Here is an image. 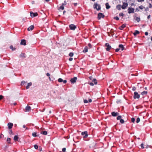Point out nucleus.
Wrapping results in <instances>:
<instances>
[{
  "label": "nucleus",
  "instance_id": "49530a36",
  "mask_svg": "<svg viewBox=\"0 0 152 152\" xmlns=\"http://www.w3.org/2000/svg\"><path fill=\"white\" fill-rule=\"evenodd\" d=\"M123 15H124V14L123 13H121L119 14V16L120 17L123 16Z\"/></svg>",
  "mask_w": 152,
  "mask_h": 152
},
{
  "label": "nucleus",
  "instance_id": "c03bdc74",
  "mask_svg": "<svg viewBox=\"0 0 152 152\" xmlns=\"http://www.w3.org/2000/svg\"><path fill=\"white\" fill-rule=\"evenodd\" d=\"M4 98V96L2 95H0V100H1Z\"/></svg>",
  "mask_w": 152,
  "mask_h": 152
},
{
  "label": "nucleus",
  "instance_id": "c756f323",
  "mask_svg": "<svg viewBox=\"0 0 152 152\" xmlns=\"http://www.w3.org/2000/svg\"><path fill=\"white\" fill-rule=\"evenodd\" d=\"M93 82H94L95 84H97V80L96 79H94L93 80Z\"/></svg>",
  "mask_w": 152,
  "mask_h": 152
},
{
  "label": "nucleus",
  "instance_id": "1a4fd4ad",
  "mask_svg": "<svg viewBox=\"0 0 152 152\" xmlns=\"http://www.w3.org/2000/svg\"><path fill=\"white\" fill-rule=\"evenodd\" d=\"M105 46L107 47L106 50L107 51H109L111 48V46L108 43H106L105 44Z\"/></svg>",
  "mask_w": 152,
  "mask_h": 152
},
{
  "label": "nucleus",
  "instance_id": "bb28decb",
  "mask_svg": "<svg viewBox=\"0 0 152 152\" xmlns=\"http://www.w3.org/2000/svg\"><path fill=\"white\" fill-rule=\"evenodd\" d=\"M32 135L33 137H36L38 136L37 134V133L36 132H34L32 133Z\"/></svg>",
  "mask_w": 152,
  "mask_h": 152
},
{
  "label": "nucleus",
  "instance_id": "9b49d317",
  "mask_svg": "<svg viewBox=\"0 0 152 152\" xmlns=\"http://www.w3.org/2000/svg\"><path fill=\"white\" fill-rule=\"evenodd\" d=\"M70 81L72 84H74L76 82V77H74L73 78H72L70 80Z\"/></svg>",
  "mask_w": 152,
  "mask_h": 152
},
{
  "label": "nucleus",
  "instance_id": "8fccbe9b",
  "mask_svg": "<svg viewBox=\"0 0 152 152\" xmlns=\"http://www.w3.org/2000/svg\"><path fill=\"white\" fill-rule=\"evenodd\" d=\"M88 84L91 86H93L94 85V83L92 82L88 83Z\"/></svg>",
  "mask_w": 152,
  "mask_h": 152
},
{
  "label": "nucleus",
  "instance_id": "6e6552de",
  "mask_svg": "<svg viewBox=\"0 0 152 152\" xmlns=\"http://www.w3.org/2000/svg\"><path fill=\"white\" fill-rule=\"evenodd\" d=\"M128 4L127 3L124 2L121 6V8L123 9H125L128 6Z\"/></svg>",
  "mask_w": 152,
  "mask_h": 152
},
{
  "label": "nucleus",
  "instance_id": "ddd939ff",
  "mask_svg": "<svg viewBox=\"0 0 152 152\" xmlns=\"http://www.w3.org/2000/svg\"><path fill=\"white\" fill-rule=\"evenodd\" d=\"M119 113L117 112H112L111 113V114L113 116L115 117L118 116L119 115Z\"/></svg>",
  "mask_w": 152,
  "mask_h": 152
},
{
  "label": "nucleus",
  "instance_id": "e433bc0d",
  "mask_svg": "<svg viewBox=\"0 0 152 152\" xmlns=\"http://www.w3.org/2000/svg\"><path fill=\"white\" fill-rule=\"evenodd\" d=\"M114 19L116 20H119V18L117 16H116V17H114Z\"/></svg>",
  "mask_w": 152,
  "mask_h": 152
},
{
  "label": "nucleus",
  "instance_id": "a878e982",
  "mask_svg": "<svg viewBox=\"0 0 152 152\" xmlns=\"http://www.w3.org/2000/svg\"><path fill=\"white\" fill-rule=\"evenodd\" d=\"M116 8L119 10H120L121 9V5L119 4L116 6Z\"/></svg>",
  "mask_w": 152,
  "mask_h": 152
},
{
  "label": "nucleus",
  "instance_id": "412c9836",
  "mask_svg": "<svg viewBox=\"0 0 152 152\" xmlns=\"http://www.w3.org/2000/svg\"><path fill=\"white\" fill-rule=\"evenodd\" d=\"M105 6L106 7V8L107 9H109L110 7V6H109V4L108 3H106Z\"/></svg>",
  "mask_w": 152,
  "mask_h": 152
},
{
  "label": "nucleus",
  "instance_id": "774afa93",
  "mask_svg": "<svg viewBox=\"0 0 152 152\" xmlns=\"http://www.w3.org/2000/svg\"><path fill=\"white\" fill-rule=\"evenodd\" d=\"M49 79L50 81H51V79L50 77H49Z\"/></svg>",
  "mask_w": 152,
  "mask_h": 152
},
{
  "label": "nucleus",
  "instance_id": "ea45409f",
  "mask_svg": "<svg viewBox=\"0 0 152 152\" xmlns=\"http://www.w3.org/2000/svg\"><path fill=\"white\" fill-rule=\"evenodd\" d=\"M140 118H137L136 120V122L137 123H138L140 121Z\"/></svg>",
  "mask_w": 152,
  "mask_h": 152
},
{
  "label": "nucleus",
  "instance_id": "dca6fc26",
  "mask_svg": "<svg viewBox=\"0 0 152 152\" xmlns=\"http://www.w3.org/2000/svg\"><path fill=\"white\" fill-rule=\"evenodd\" d=\"M126 26V24H123L119 27V29L121 30H122Z\"/></svg>",
  "mask_w": 152,
  "mask_h": 152
},
{
  "label": "nucleus",
  "instance_id": "0eeeda50",
  "mask_svg": "<svg viewBox=\"0 0 152 152\" xmlns=\"http://www.w3.org/2000/svg\"><path fill=\"white\" fill-rule=\"evenodd\" d=\"M30 15L31 17L32 18L37 16L38 15V14L37 12L34 13L32 12H30Z\"/></svg>",
  "mask_w": 152,
  "mask_h": 152
},
{
  "label": "nucleus",
  "instance_id": "09e8293b",
  "mask_svg": "<svg viewBox=\"0 0 152 152\" xmlns=\"http://www.w3.org/2000/svg\"><path fill=\"white\" fill-rule=\"evenodd\" d=\"M140 146L142 148H144V145L143 143H142L141 144Z\"/></svg>",
  "mask_w": 152,
  "mask_h": 152
},
{
  "label": "nucleus",
  "instance_id": "5fc2aeb1",
  "mask_svg": "<svg viewBox=\"0 0 152 152\" xmlns=\"http://www.w3.org/2000/svg\"><path fill=\"white\" fill-rule=\"evenodd\" d=\"M88 46L90 48H91L92 46H91V44L89 43L88 44Z\"/></svg>",
  "mask_w": 152,
  "mask_h": 152
},
{
  "label": "nucleus",
  "instance_id": "c85d7f7f",
  "mask_svg": "<svg viewBox=\"0 0 152 152\" xmlns=\"http://www.w3.org/2000/svg\"><path fill=\"white\" fill-rule=\"evenodd\" d=\"M7 142L8 143H10L11 139L10 138H8L7 140Z\"/></svg>",
  "mask_w": 152,
  "mask_h": 152
},
{
  "label": "nucleus",
  "instance_id": "f8f14e48",
  "mask_svg": "<svg viewBox=\"0 0 152 152\" xmlns=\"http://www.w3.org/2000/svg\"><path fill=\"white\" fill-rule=\"evenodd\" d=\"M8 128L9 129H11L12 127L13 126V124L12 123H9L7 124Z\"/></svg>",
  "mask_w": 152,
  "mask_h": 152
},
{
  "label": "nucleus",
  "instance_id": "37998d69",
  "mask_svg": "<svg viewBox=\"0 0 152 152\" xmlns=\"http://www.w3.org/2000/svg\"><path fill=\"white\" fill-rule=\"evenodd\" d=\"M69 55L70 57H72L73 55V53H69Z\"/></svg>",
  "mask_w": 152,
  "mask_h": 152
},
{
  "label": "nucleus",
  "instance_id": "c9c22d12",
  "mask_svg": "<svg viewBox=\"0 0 152 152\" xmlns=\"http://www.w3.org/2000/svg\"><path fill=\"white\" fill-rule=\"evenodd\" d=\"M58 81L59 82H62L63 81V80L61 78H59L58 80Z\"/></svg>",
  "mask_w": 152,
  "mask_h": 152
},
{
  "label": "nucleus",
  "instance_id": "aec40b11",
  "mask_svg": "<svg viewBox=\"0 0 152 152\" xmlns=\"http://www.w3.org/2000/svg\"><path fill=\"white\" fill-rule=\"evenodd\" d=\"M118 47L119 48H121L122 50H123L124 49V46L122 44L119 45Z\"/></svg>",
  "mask_w": 152,
  "mask_h": 152
},
{
  "label": "nucleus",
  "instance_id": "de8ad7c7",
  "mask_svg": "<svg viewBox=\"0 0 152 152\" xmlns=\"http://www.w3.org/2000/svg\"><path fill=\"white\" fill-rule=\"evenodd\" d=\"M83 101L84 103H87L88 102V101L86 99H84Z\"/></svg>",
  "mask_w": 152,
  "mask_h": 152
},
{
  "label": "nucleus",
  "instance_id": "a211bd4d",
  "mask_svg": "<svg viewBox=\"0 0 152 152\" xmlns=\"http://www.w3.org/2000/svg\"><path fill=\"white\" fill-rule=\"evenodd\" d=\"M32 85V83L31 82L29 83H28L27 85L26 86V88L28 89L29 88L30 86Z\"/></svg>",
  "mask_w": 152,
  "mask_h": 152
},
{
  "label": "nucleus",
  "instance_id": "680f3d73",
  "mask_svg": "<svg viewBox=\"0 0 152 152\" xmlns=\"http://www.w3.org/2000/svg\"><path fill=\"white\" fill-rule=\"evenodd\" d=\"M145 35H146V36L148 35V32H145Z\"/></svg>",
  "mask_w": 152,
  "mask_h": 152
},
{
  "label": "nucleus",
  "instance_id": "4d7b16f0",
  "mask_svg": "<svg viewBox=\"0 0 152 152\" xmlns=\"http://www.w3.org/2000/svg\"><path fill=\"white\" fill-rule=\"evenodd\" d=\"M63 82L65 84L66 83L67 81L66 80H63Z\"/></svg>",
  "mask_w": 152,
  "mask_h": 152
},
{
  "label": "nucleus",
  "instance_id": "5701e85b",
  "mask_svg": "<svg viewBox=\"0 0 152 152\" xmlns=\"http://www.w3.org/2000/svg\"><path fill=\"white\" fill-rule=\"evenodd\" d=\"M41 133L44 135H46L47 134V132L46 131H43L41 132Z\"/></svg>",
  "mask_w": 152,
  "mask_h": 152
},
{
  "label": "nucleus",
  "instance_id": "f03ea898",
  "mask_svg": "<svg viewBox=\"0 0 152 152\" xmlns=\"http://www.w3.org/2000/svg\"><path fill=\"white\" fill-rule=\"evenodd\" d=\"M134 9L132 7H129L128 9V12L129 14L133 13H134Z\"/></svg>",
  "mask_w": 152,
  "mask_h": 152
},
{
  "label": "nucleus",
  "instance_id": "864d4df0",
  "mask_svg": "<svg viewBox=\"0 0 152 152\" xmlns=\"http://www.w3.org/2000/svg\"><path fill=\"white\" fill-rule=\"evenodd\" d=\"M136 89V88L135 87H133L132 88V90L134 91H135Z\"/></svg>",
  "mask_w": 152,
  "mask_h": 152
},
{
  "label": "nucleus",
  "instance_id": "338daca9",
  "mask_svg": "<svg viewBox=\"0 0 152 152\" xmlns=\"http://www.w3.org/2000/svg\"><path fill=\"white\" fill-rule=\"evenodd\" d=\"M23 128H26V126L25 125H23Z\"/></svg>",
  "mask_w": 152,
  "mask_h": 152
},
{
  "label": "nucleus",
  "instance_id": "6e6d98bb",
  "mask_svg": "<svg viewBox=\"0 0 152 152\" xmlns=\"http://www.w3.org/2000/svg\"><path fill=\"white\" fill-rule=\"evenodd\" d=\"M120 48H117L115 49V52H118L119 50H120Z\"/></svg>",
  "mask_w": 152,
  "mask_h": 152
},
{
  "label": "nucleus",
  "instance_id": "58836bf2",
  "mask_svg": "<svg viewBox=\"0 0 152 152\" xmlns=\"http://www.w3.org/2000/svg\"><path fill=\"white\" fill-rule=\"evenodd\" d=\"M135 121V118H131V121L133 123H134Z\"/></svg>",
  "mask_w": 152,
  "mask_h": 152
},
{
  "label": "nucleus",
  "instance_id": "e2e57ef3",
  "mask_svg": "<svg viewBox=\"0 0 152 152\" xmlns=\"http://www.w3.org/2000/svg\"><path fill=\"white\" fill-rule=\"evenodd\" d=\"M92 102V100L91 99H90L88 100V102Z\"/></svg>",
  "mask_w": 152,
  "mask_h": 152
},
{
  "label": "nucleus",
  "instance_id": "b1692460",
  "mask_svg": "<svg viewBox=\"0 0 152 152\" xmlns=\"http://www.w3.org/2000/svg\"><path fill=\"white\" fill-rule=\"evenodd\" d=\"M140 32L139 31L137 30H136L134 32V33L133 34L134 36L136 35L137 34H139Z\"/></svg>",
  "mask_w": 152,
  "mask_h": 152
},
{
  "label": "nucleus",
  "instance_id": "4be33fe9",
  "mask_svg": "<svg viewBox=\"0 0 152 152\" xmlns=\"http://www.w3.org/2000/svg\"><path fill=\"white\" fill-rule=\"evenodd\" d=\"M18 137L17 135L15 136L14 138V140L15 141H18Z\"/></svg>",
  "mask_w": 152,
  "mask_h": 152
},
{
  "label": "nucleus",
  "instance_id": "cd10ccee",
  "mask_svg": "<svg viewBox=\"0 0 152 152\" xmlns=\"http://www.w3.org/2000/svg\"><path fill=\"white\" fill-rule=\"evenodd\" d=\"M147 93V91H144L141 93V94L142 95H146Z\"/></svg>",
  "mask_w": 152,
  "mask_h": 152
},
{
  "label": "nucleus",
  "instance_id": "a19ab883",
  "mask_svg": "<svg viewBox=\"0 0 152 152\" xmlns=\"http://www.w3.org/2000/svg\"><path fill=\"white\" fill-rule=\"evenodd\" d=\"M34 147L36 149H38V146L37 145H34Z\"/></svg>",
  "mask_w": 152,
  "mask_h": 152
},
{
  "label": "nucleus",
  "instance_id": "39448f33",
  "mask_svg": "<svg viewBox=\"0 0 152 152\" xmlns=\"http://www.w3.org/2000/svg\"><path fill=\"white\" fill-rule=\"evenodd\" d=\"M134 98L135 99L137 98L138 99L140 98V95L137 92H135L134 93Z\"/></svg>",
  "mask_w": 152,
  "mask_h": 152
},
{
  "label": "nucleus",
  "instance_id": "3c124183",
  "mask_svg": "<svg viewBox=\"0 0 152 152\" xmlns=\"http://www.w3.org/2000/svg\"><path fill=\"white\" fill-rule=\"evenodd\" d=\"M66 1H64V3L62 5H64V6L66 5Z\"/></svg>",
  "mask_w": 152,
  "mask_h": 152
},
{
  "label": "nucleus",
  "instance_id": "2f4dec72",
  "mask_svg": "<svg viewBox=\"0 0 152 152\" xmlns=\"http://www.w3.org/2000/svg\"><path fill=\"white\" fill-rule=\"evenodd\" d=\"M10 48L12 50H14L15 49V48H14L12 45H11L10 47Z\"/></svg>",
  "mask_w": 152,
  "mask_h": 152
},
{
  "label": "nucleus",
  "instance_id": "603ef678",
  "mask_svg": "<svg viewBox=\"0 0 152 152\" xmlns=\"http://www.w3.org/2000/svg\"><path fill=\"white\" fill-rule=\"evenodd\" d=\"M137 1L138 2H143L144 0H137Z\"/></svg>",
  "mask_w": 152,
  "mask_h": 152
},
{
  "label": "nucleus",
  "instance_id": "4468645a",
  "mask_svg": "<svg viewBox=\"0 0 152 152\" xmlns=\"http://www.w3.org/2000/svg\"><path fill=\"white\" fill-rule=\"evenodd\" d=\"M20 44L22 45H26V41L24 39H22L20 42Z\"/></svg>",
  "mask_w": 152,
  "mask_h": 152
},
{
  "label": "nucleus",
  "instance_id": "393cba45",
  "mask_svg": "<svg viewBox=\"0 0 152 152\" xmlns=\"http://www.w3.org/2000/svg\"><path fill=\"white\" fill-rule=\"evenodd\" d=\"M64 9V5H61L60 6L59 8L58 9V10H63Z\"/></svg>",
  "mask_w": 152,
  "mask_h": 152
},
{
  "label": "nucleus",
  "instance_id": "f3484780",
  "mask_svg": "<svg viewBox=\"0 0 152 152\" xmlns=\"http://www.w3.org/2000/svg\"><path fill=\"white\" fill-rule=\"evenodd\" d=\"M88 47L86 46L84 48L83 50V52L84 53H86L88 52Z\"/></svg>",
  "mask_w": 152,
  "mask_h": 152
},
{
  "label": "nucleus",
  "instance_id": "bf43d9fd",
  "mask_svg": "<svg viewBox=\"0 0 152 152\" xmlns=\"http://www.w3.org/2000/svg\"><path fill=\"white\" fill-rule=\"evenodd\" d=\"M73 59L72 58H69V60L70 61H72Z\"/></svg>",
  "mask_w": 152,
  "mask_h": 152
},
{
  "label": "nucleus",
  "instance_id": "a18cd8bd",
  "mask_svg": "<svg viewBox=\"0 0 152 152\" xmlns=\"http://www.w3.org/2000/svg\"><path fill=\"white\" fill-rule=\"evenodd\" d=\"M66 148H63L62 149V151L63 152H65L66 151Z\"/></svg>",
  "mask_w": 152,
  "mask_h": 152
},
{
  "label": "nucleus",
  "instance_id": "7c9ffc66",
  "mask_svg": "<svg viewBox=\"0 0 152 152\" xmlns=\"http://www.w3.org/2000/svg\"><path fill=\"white\" fill-rule=\"evenodd\" d=\"M136 20L137 22H139L140 20V18L139 17H137L136 18Z\"/></svg>",
  "mask_w": 152,
  "mask_h": 152
},
{
  "label": "nucleus",
  "instance_id": "9d476101",
  "mask_svg": "<svg viewBox=\"0 0 152 152\" xmlns=\"http://www.w3.org/2000/svg\"><path fill=\"white\" fill-rule=\"evenodd\" d=\"M31 110V108L30 106H27L26 107L25 109V112H29Z\"/></svg>",
  "mask_w": 152,
  "mask_h": 152
},
{
  "label": "nucleus",
  "instance_id": "13d9d810",
  "mask_svg": "<svg viewBox=\"0 0 152 152\" xmlns=\"http://www.w3.org/2000/svg\"><path fill=\"white\" fill-rule=\"evenodd\" d=\"M149 7L150 8H151L152 7V5L150 3L149 4Z\"/></svg>",
  "mask_w": 152,
  "mask_h": 152
},
{
  "label": "nucleus",
  "instance_id": "052dcab7",
  "mask_svg": "<svg viewBox=\"0 0 152 152\" xmlns=\"http://www.w3.org/2000/svg\"><path fill=\"white\" fill-rule=\"evenodd\" d=\"M46 75L47 76H48L49 77L50 76V74L49 73H47L46 74Z\"/></svg>",
  "mask_w": 152,
  "mask_h": 152
},
{
  "label": "nucleus",
  "instance_id": "f704fd0d",
  "mask_svg": "<svg viewBox=\"0 0 152 152\" xmlns=\"http://www.w3.org/2000/svg\"><path fill=\"white\" fill-rule=\"evenodd\" d=\"M121 115L118 116L117 118V120H120L121 119Z\"/></svg>",
  "mask_w": 152,
  "mask_h": 152
},
{
  "label": "nucleus",
  "instance_id": "4c0bfd02",
  "mask_svg": "<svg viewBox=\"0 0 152 152\" xmlns=\"http://www.w3.org/2000/svg\"><path fill=\"white\" fill-rule=\"evenodd\" d=\"M139 8L141 9V10H142V9H143L144 8H145V7H144L143 6H140L139 7Z\"/></svg>",
  "mask_w": 152,
  "mask_h": 152
},
{
  "label": "nucleus",
  "instance_id": "f257e3e1",
  "mask_svg": "<svg viewBox=\"0 0 152 152\" xmlns=\"http://www.w3.org/2000/svg\"><path fill=\"white\" fill-rule=\"evenodd\" d=\"M94 8L96 9L97 10H100L101 7L100 5L96 3L94 4Z\"/></svg>",
  "mask_w": 152,
  "mask_h": 152
},
{
  "label": "nucleus",
  "instance_id": "20e7f679",
  "mask_svg": "<svg viewBox=\"0 0 152 152\" xmlns=\"http://www.w3.org/2000/svg\"><path fill=\"white\" fill-rule=\"evenodd\" d=\"M70 29L72 30H75L76 28V26L74 24H72L69 25Z\"/></svg>",
  "mask_w": 152,
  "mask_h": 152
},
{
  "label": "nucleus",
  "instance_id": "473e14b6",
  "mask_svg": "<svg viewBox=\"0 0 152 152\" xmlns=\"http://www.w3.org/2000/svg\"><path fill=\"white\" fill-rule=\"evenodd\" d=\"M9 133L10 134H13V133L12 132V130L11 129H10V130H9Z\"/></svg>",
  "mask_w": 152,
  "mask_h": 152
},
{
  "label": "nucleus",
  "instance_id": "79ce46f5",
  "mask_svg": "<svg viewBox=\"0 0 152 152\" xmlns=\"http://www.w3.org/2000/svg\"><path fill=\"white\" fill-rule=\"evenodd\" d=\"M25 83V82L23 80L21 82V86H22V85H23Z\"/></svg>",
  "mask_w": 152,
  "mask_h": 152
},
{
  "label": "nucleus",
  "instance_id": "72a5a7b5",
  "mask_svg": "<svg viewBox=\"0 0 152 152\" xmlns=\"http://www.w3.org/2000/svg\"><path fill=\"white\" fill-rule=\"evenodd\" d=\"M120 122L121 124H123L124 122V121L123 119L121 118L120 120Z\"/></svg>",
  "mask_w": 152,
  "mask_h": 152
},
{
  "label": "nucleus",
  "instance_id": "2eb2a0df",
  "mask_svg": "<svg viewBox=\"0 0 152 152\" xmlns=\"http://www.w3.org/2000/svg\"><path fill=\"white\" fill-rule=\"evenodd\" d=\"M34 28V26L33 25L31 26L27 29L28 31H32Z\"/></svg>",
  "mask_w": 152,
  "mask_h": 152
},
{
  "label": "nucleus",
  "instance_id": "6ab92c4d",
  "mask_svg": "<svg viewBox=\"0 0 152 152\" xmlns=\"http://www.w3.org/2000/svg\"><path fill=\"white\" fill-rule=\"evenodd\" d=\"M20 57L23 58H25L26 57V56L25 53H22L20 55Z\"/></svg>",
  "mask_w": 152,
  "mask_h": 152
},
{
  "label": "nucleus",
  "instance_id": "7ed1b4c3",
  "mask_svg": "<svg viewBox=\"0 0 152 152\" xmlns=\"http://www.w3.org/2000/svg\"><path fill=\"white\" fill-rule=\"evenodd\" d=\"M81 134L83 136V137L84 138H86L88 137V135L87 132V131L82 132L81 133Z\"/></svg>",
  "mask_w": 152,
  "mask_h": 152
},
{
  "label": "nucleus",
  "instance_id": "0e129e2a",
  "mask_svg": "<svg viewBox=\"0 0 152 152\" xmlns=\"http://www.w3.org/2000/svg\"><path fill=\"white\" fill-rule=\"evenodd\" d=\"M150 17H151L150 15H149L148 16L147 18L148 19H149L150 18Z\"/></svg>",
  "mask_w": 152,
  "mask_h": 152
},
{
  "label": "nucleus",
  "instance_id": "423d86ee",
  "mask_svg": "<svg viewBox=\"0 0 152 152\" xmlns=\"http://www.w3.org/2000/svg\"><path fill=\"white\" fill-rule=\"evenodd\" d=\"M104 15L102 13H99L98 14V19L100 20L101 18H104Z\"/></svg>",
  "mask_w": 152,
  "mask_h": 152
},
{
  "label": "nucleus",
  "instance_id": "69168bd1",
  "mask_svg": "<svg viewBox=\"0 0 152 152\" xmlns=\"http://www.w3.org/2000/svg\"><path fill=\"white\" fill-rule=\"evenodd\" d=\"M13 104L15 106L17 104V103L16 102H15L14 103H13Z\"/></svg>",
  "mask_w": 152,
  "mask_h": 152
}]
</instances>
